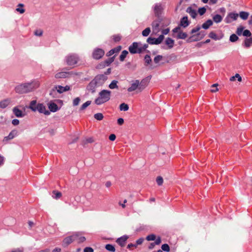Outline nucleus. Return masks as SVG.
<instances>
[{"label": "nucleus", "mask_w": 252, "mask_h": 252, "mask_svg": "<svg viewBox=\"0 0 252 252\" xmlns=\"http://www.w3.org/2000/svg\"><path fill=\"white\" fill-rule=\"evenodd\" d=\"M39 86L37 81H32L30 82L21 84L16 86L15 91L17 93L22 94L32 92Z\"/></svg>", "instance_id": "nucleus-1"}, {"label": "nucleus", "mask_w": 252, "mask_h": 252, "mask_svg": "<svg viewBox=\"0 0 252 252\" xmlns=\"http://www.w3.org/2000/svg\"><path fill=\"white\" fill-rule=\"evenodd\" d=\"M29 108L33 112L38 111L40 113H43L45 115H49L50 112L46 110V107L42 103H37L36 100H32L30 104Z\"/></svg>", "instance_id": "nucleus-2"}, {"label": "nucleus", "mask_w": 252, "mask_h": 252, "mask_svg": "<svg viewBox=\"0 0 252 252\" xmlns=\"http://www.w3.org/2000/svg\"><path fill=\"white\" fill-rule=\"evenodd\" d=\"M111 91L107 90H103L99 93V96L95 100L97 105H101L108 101L111 97Z\"/></svg>", "instance_id": "nucleus-3"}, {"label": "nucleus", "mask_w": 252, "mask_h": 252, "mask_svg": "<svg viewBox=\"0 0 252 252\" xmlns=\"http://www.w3.org/2000/svg\"><path fill=\"white\" fill-rule=\"evenodd\" d=\"M80 235V233L79 232H77L73 233L71 236L65 238L63 241L62 246L63 247H66L72 242L75 241L77 238Z\"/></svg>", "instance_id": "nucleus-4"}, {"label": "nucleus", "mask_w": 252, "mask_h": 252, "mask_svg": "<svg viewBox=\"0 0 252 252\" xmlns=\"http://www.w3.org/2000/svg\"><path fill=\"white\" fill-rule=\"evenodd\" d=\"M79 61V58L76 54H71L65 57V61L68 65H74Z\"/></svg>", "instance_id": "nucleus-5"}, {"label": "nucleus", "mask_w": 252, "mask_h": 252, "mask_svg": "<svg viewBox=\"0 0 252 252\" xmlns=\"http://www.w3.org/2000/svg\"><path fill=\"white\" fill-rule=\"evenodd\" d=\"M107 79V76L104 74H99L93 79L98 86L102 85Z\"/></svg>", "instance_id": "nucleus-6"}, {"label": "nucleus", "mask_w": 252, "mask_h": 252, "mask_svg": "<svg viewBox=\"0 0 252 252\" xmlns=\"http://www.w3.org/2000/svg\"><path fill=\"white\" fill-rule=\"evenodd\" d=\"M164 38V35H160L158 38H155L154 37H149L147 39V42L150 44L153 45H158L160 44L163 41Z\"/></svg>", "instance_id": "nucleus-7"}, {"label": "nucleus", "mask_w": 252, "mask_h": 252, "mask_svg": "<svg viewBox=\"0 0 252 252\" xmlns=\"http://www.w3.org/2000/svg\"><path fill=\"white\" fill-rule=\"evenodd\" d=\"M129 51L131 54L140 53L141 50L138 46V43L133 42L128 48Z\"/></svg>", "instance_id": "nucleus-8"}, {"label": "nucleus", "mask_w": 252, "mask_h": 252, "mask_svg": "<svg viewBox=\"0 0 252 252\" xmlns=\"http://www.w3.org/2000/svg\"><path fill=\"white\" fill-rule=\"evenodd\" d=\"M104 55V51L100 48H96L93 53V57L96 60L101 59Z\"/></svg>", "instance_id": "nucleus-9"}, {"label": "nucleus", "mask_w": 252, "mask_h": 252, "mask_svg": "<svg viewBox=\"0 0 252 252\" xmlns=\"http://www.w3.org/2000/svg\"><path fill=\"white\" fill-rule=\"evenodd\" d=\"M239 16V14L236 13L230 12L228 14L225 19L226 23H230L232 21L236 20Z\"/></svg>", "instance_id": "nucleus-10"}, {"label": "nucleus", "mask_w": 252, "mask_h": 252, "mask_svg": "<svg viewBox=\"0 0 252 252\" xmlns=\"http://www.w3.org/2000/svg\"><path fill=\"white\" fill-rule=\"evenodd\" d=\"M164 8V5L160 3L155 4L154 6V12L157 16H159Z\"/></svg>", "instance_id": "nucleus-11"}, {"label": "nucleus", "mask_w": 252, "mask_h": 252, "mask_svg": "<svg viewBox=\"0 0 252 252\" xmlns=\"http://www.w3.org/2000/svg\"><path fill=\"white\" fill-rule=\"evenodd\" d=\"M96 87H98L97 84H95L94 81L93 80L92 81L90 82L89 85L87 87V89L88 91L90 92L91 93L93 94L95 92V88Z\"/></svg>", "instance_id": "nucleus-12"}, {"label": "nucleus", "mask_w": 252, "mask_h": 252, "mask_svg": "<svg viewBox=\"0 0 252 252\" xmlns=\"http://www.w3.org/2000/svg\"><path fill=\"white\" fill-rule=\"evenodd\" d=\"M128 238V236L124 235L119 238H118L116 240V242L121 247L125 246L126 241Z\"/></svg>", "instance_id": "nucleus-13"}, {"label": "nucleus", "mask_w": 252, "mask_h": 252, "mask_svg": "<svg viewBox=\"0 0 252 252\" xmlns=\"http://www.w3.org/2000/svg\"><path fill=\"white\" fill-rule=\"evenodd\" d=\"M139 80H136L131 84L130 87L127 89V91L129 92H131L135 91L136 89L139 90Z\"/></svg>", "instance_id": "nucleus-14"}, {"label": "nucleus", "mask_w": 252, "mask_h": 252, "mask_svg": "<svg viewBox=\"0 0 252 252\" xmlns=\"http://www.w3.org/2000/svg\"><path fill=\"white\" fill-rule=\"evenodd\" d=\"M206 35V32L205 31H200V32H198L196 35H193L191 37H190L188 39V42H190V39L192 37H194V36H197V37H199V38H196L195 39H194L193 40L194 41H198V40H199L200 39H201L202 38H203L204 36Z\"/></svg>", "instance_id": "nucleus-15"}, {"label": "nucleus", "mask_w": 252, "mask_h": 252, "mask_svg": "<svg viewBox=\"0 0 252 252\" xmlns=\"http://www.w3.org/2000/svg\"><path fill=\"white\" fill-rule=\"evenodd\" d=\"M13 112L17 117L19 118H22L25 115L17 107H15L13 108Z\"/></svg>", "instance_id": "nucleus-16"}, {"label": "nucleus", "mask_w": 252, "mask_h": 252, "mask_svg": "<svg viewBox=\"0 0 252 252\" xmlns=\"http://www.w3.org/2000/svg\"><path fill=\"white\" fill-rule=\"evenodd\" d=\"M148 82L147 79H144L140 82L139 81V91L140 92L143 91L147 86Z\"/></svg>", "instance_id": "nucleus-17"}, {"label": "nucleus", "mask_w": 252, "mask_h": 252, "mask_svg": "<svg viewBox=\"0 0 252 252\" xmlns=\"http://www.w3.org/2000/svg\"><path fill=\"white\" fill-rule=\"evenodd\" d=\"M242 46L246 48H249L252 46V37L245 38L242 43Z\"/></svg>", "instance_id": "nucleus-18"}, {"label": "nucleus", "mask_w": 252, "mask_h": 252, "mask_svg": "<svg viewBox=\"0 0 252 252\" xmlns=\"http://www.w3.org/2000/svg\"><path fill=\"white\" fill-rule=\"evenodd\" d=\"M189 25V22L188 20L187 16L183 17L180 21V26L185 28Z\"/></svg>", "instance_id": "nucleus-19"}, {"label": "nucleus", "mask_w": 252, "mask_h": 252, "mask_svg": "<svg viewBox=\"0 0 252 252\" xmlns=\"http://www.w3.org/2000/svg\"><path fill=\"white\" fill-rule=\"evenodd\" d=\"M17 135L16 130H12L8 136L4 137L3 141L7 142L9 140L12 139Z\"/></svg>", "instance_id": "nucleus-20"}, {"label": "nucleus", "mask_w": 252, "mask_h": 252, "mask_svg": "<svg viewBox=\"0 0 252 252\" xmlns=\"http://www.w3.org/2000/svg\"><path fill=\"white\" fill-rule=\"evenodd\" d=\"M48 108L50 112H55L59 110L58 105L54 102H51L48 104Z\"/></svg>", "instance_id": "nucleus-21"}, {"label": "nucleus", "mask_w": 252, "mask_h": 252, "mask_svg": "<svg viewBox=\"0 0 252 252\" xmlns=\"http://www.w3.org/2000/svg\"><path fill=\"white\" fill-rule=\"evenodd\" d=\"M11 103V100L9 98L5 99L0 102V108H5Z\"/></svg>", "instance_id": "nucleus-22"}, {"label": "nucleus", "mask_w": 252, "mask_h": 252, "mask_svg": "<svg viewBox=\"0 0 252 252\" xmlns=\"http://www.w3.org/2000/svg\"><path fill=\"white\" fill-rule=\"evenodd\" d=\"M186 12L189 13L192 18H195L196 16V11L193 9L191 7H188L186 10Z\"/></svg>", "instance_id": "nucleus-23"}, {"label": "nucleus", "mask_w": 252, "mask_h": 252, "mask_svg": "<svg viewBox=\"0 0 252 252\" xmlns=\"http://www.w3.org/2000/svg\"><path fill=\"white\" fill-rule=\"evenodd\" d=\"M165 44L168 46L169 49H171L174 46V40L170 37H168L165 40Z\"/></svg>", "instance_id": "nucleus-24"}, {"label": "nucleus", "mask_w": 252, "mask_h": 252, "mask_svg": "<svg viewBox=\"0 0 252 252\" xmlns=\"http://www.w3.org/2000/svg\"><path fill=\"white\" fill-rule=\"evenodd\" d=\"M68 74V73L67 72H60L57 73L55 75V77L57 79L65 78L67 76Z\"/></svg>", "instance_id": "nucleus-25"}, {"label": "nucleus", "mask_w": 252, "mask_h": 252, "mask_svg": "<svg viewBox=\"0 0 252 252\" xmlns=\"http://www.w3.org/2000/svg\"><path fill=\"white\" fill-rule=\"evenodd\" d=\"M212 21L210 19H209L202 24V28H203L204 29L206 30L208 29L210 27V26H212Z\"/></svg>", "instance_id": "nucleus-26"}, {"label": "nucleus", "mask_w": 252, "mask_h": 252, "mask_svg": "<svg viewBox=\"0 0 252 252\" xmlns=\"http://www.w3.org/2000/svg\"><path fill=\"white\" fill-rule=\"evenodd\" d=\"M118 83V81L115 80H113L111 83L109 85V88L110 89H118L119 88V87L117 85Z\"/></svg>", "instance_id": "nucleus-27"}, {"label": "nucleus", "mask_w": 252, "mask_h": 252, "mask_svg": "<svg viewBox=\"0 0 252 252\" xmlns=\"http://www.w3.org/2000/svg\"><path fill=\"white\" fill-rule=\"evenodd\" d=\"M121 47L119 46L116 48L113 49L109 51L108 53L107 54V56H111L112 55H113L115 53H118L119 52V51L121 50Z\"/></svg>", "instance_id": "nucleus-28"}, {"label": "nucleus", "mask_w": 252, "mask_h": 252, "mask_svg": "<svg viewBox=\"0 0 252 252\" xmlns=\"http://www.w3.org/2000/svg\"><path fill=\"white\" fill-rule=\"evenodd\" d=\"M213 20L215 23H220L222 21V17L221 15H220L219 14H216V15L213 16Z\"/></svg>", "instance_id": "nucleus-29"}, {"label": "nucleus", "mask_w": 252, "mask_h": 252, "mask_svg": "<svg viewBox=\"0 0 252 252\" xmlns=\"http://www.w3.org/2000/svg\"><path fill=\"white\" fill-rule=\"evenodd\" d=\"M239 15L242 19L245 20L248 19L249 13L245 11H241Z\"/></svg>", "instance_id": "nucleus-30"}, {"label": "nucleus", "mask_w": 252, "mask_h": 252, "mask_svg": "<svg viewBox=\"0 0 252 252\" xmlns=\"http://www.w3.org/2000/svg\"><path fill=\"white\" fill-rule=\"evenodd\" d=\"M119 108L121 111H126L128 110L129 107L127 104L123 103L120 104Z\"/></svg>", "instance_id": "nucleus-31"}, {"label": "nucleus", "mask_w": 252, "mask_h": 252, "mask_svg": "<svg viewBox=\"0 0 252 252\" xmlns=\"http://www.w3.org/2000/svg\"><path fill=\"white\" fill-rule=\"evenodd\" d=\"M187 34L186 32H179L177 35V38L184 39L187 38Z\"/></svg>", "instance_id": "nucleus-32"}, {"label": "nucleus", "mask_w": 252, "mask_h": 252, "mask_svg": "<svg viewBox=\"0 0 252 252\" xmlns=\"http://www.w3.org/2000/svg\"><path fill=\"white\" fill-rule=\"evenodd\" d=\"M91 104V101H87L85 103H83L80 108V111H83L85 110L88 106Z\"/></svg>", "instance_id": "nucleus-33"}, {"label": "nucleus", "mask_w": 252, "mask_h": 252, "mask_svg": "<svg viewBox=\"0 0 252 252\" xmlns=\"http://www.w3.org/2000/svg\"><path fill=\"white\" fill-rule=\"evenodd\" d=\"M53 195H52V197L56 199L60 198L62 196L61 192L56 190H54L53 191Z\"/></svg>", "instance_id": "nucleus-34"}, {"label": "nucleus", "mask_w": 252, "mask_h": 252, "mask_svg": "<svg viewBox=\"0 0 252 252\" xmlns=\"http://www.w3.org/2000/svg\"><path fill=\"white\" fill-rule=\"evenodd\" d=\"M105 249L110 252H114L115 251V248L114 246L111 244H107L105 246Z\"/></svg>", "instance_id": "nucleus-35"}, {"label": "nucleus", "mask_w": 252, "mask_h": 252, "mask_svg": "<svg viewBox=\"0 0 252 252\" xmlns=\"http://www.w3.org/2000/svg\"><path fill=\"white\" fill-rule=\"evenodd\" d=\"M128 54V52L126 50H124L122 51L120 56V60L121 61H123L127 55Z\"/></svg>", "instance_id": "nucleus-36"}, {"label": "nucleus", "mask_w": 252, "mask_h": 252, "mask_svg": "<svg viewBox=\"0 0 252 252\" xmlns=\"http://www.w3.org/2000/svg\"><path fill=\"white\" fill-rule=\"evenodd\" d=\"M151 32L150 28H147L144 30L142 31V34L143 36H147L149 35Z\"/></svg>", "instance_id": "nucleus-37"}, {"label": "nucleus", "mask_w": 252, "mask_h": 252, "mask_svg": "<svg viewBox=\"0 0 252 252\" xmlns=\"http://www.w3.org/2000/svg\"><path fill=\"white\" fill-rule=\"evenodd\" d=\"M159 26V22L158 20H155L153 22L152 26L154 30H157Z\"/></svg>", "instance_id": "nucleus-38"}, {"label": "nucleus", "mask_w": 252, "mask_h": 252, "mask_svg": "<svg viewBox=\"0 0 252 252\" xmlns=\"http://www.w3.org/2000/svg\"><path fill=\"white\" fill-rule=\"evenodd\" d=\"M239 38L235 34H232L230 36L229 40L232 42H236L238 40Z\"/></svg>", "instance_id": "nucleus-39"}, {"label": "nucleus", "mask_w": 252, "mask_h": 252, "mask_svg": "<svg viewBox=\"0 0 252 252\" xmlns=\"http://www.w3.org/2000/svg\"><path fill=\"white\" fill-rule=\"evenodd\" d=\"M94 118L98 121L102 120L103 118V115L102 113H98L94 115Z\"/></svg>", "instance_id": "nucleus-40"}, {"label": "nucleus", "mask_w": 252, "mask_h": 252, "mask_svg": "<svg viewBox=\"0 0 252 252\" xmlns=\"http://www.w3.org/2000/svg\"><path fill=\"white\" fill-rule=\"evenodd\" d=\"M79 233H80V235L77 238L76 240L78 241V243H81L84 242L86 240V238L84 236H81V235H82L81 232H79Z\"/></svg>", "instance_id": "nucleus-41"}, {"label": "nucleus", "mask_w": 252, "mask_h": 252, "mask_svg": "<svg viewBox=\"0 0 252 252\" xmlns=\"http://www.w3.org/2000/svg\"><path fill=\"white\" fill-rule=\"evenodd\" d=\"M55 89L57 90V91L60 94L63 93L64 92L63 87L62 86H56L55 87Z\"/></svg>", "instance_id": "nucleus-42"}, {"label": "nucleus", "mask_w": 252, "mask_h": 252, "mask_svg": "<svg viewBox=\"0 0 252 252\" xmlns=\"http://www.w3.org/2000/svg\"><path fill=\"white\" fill-rule=\"evenodd\" d=\"M163 58V57L161 55H158L157 56H156L154 59V62L156 63H158L160 61L162 60Z\"/></svg>", "instance_id": "nucleus-43"}, {"label": "nucleus", "mask_w": 252, "mask_h": 252, "mask_svg": "<svg viewBox=\"0 0 252 252\" xmlns=\"http://www.w3.org/2000/svg\"><path fill=\"white\" fill-rule=\"evenodd\" d=\"M161 249L162 251L166 252H168L170 251L169 246L167 244H163L161 246Z\"/></svg>", "instance_id": "nucleus-44"}, {"label": "nucleus", "mask_w": 252, "mask_h": 252, "mask_svg": "<svg viewBox=\"0 0 252 252\" xmlns=\"http://www.w3.org/2000/svg\"><path fill=\"white\" fill-rule=\"evenodd\" d=\"M156 237L155 234H152L146 237V240L148 241H154L156 239Z\"/></svg>", "instance_id": "nucleus-45"}, {"label": "nucleus", "mask_w": 252, "mask_h": 252, "mask_svg": "<svg viewBox=\"0 0 252 252\" xmlns=\"http://www.w3.org/2000/svg\"><path fill=\"white\" fill-rule=\"evenodd\" d=\"M144 60H145V63L147 64H150V63L152 62V60L151 59V57L149 55H146L145 56V58H144Z\"/></svg>", "instance_id": "nucleus-46"}, {"label": "nucleus", "mask_w": 252, "mask_h": 252, "mask_svg": "<svg viewBox=\"0 0 252 252\" xmlns=\"http://www.w3.org/2000/svg\"><path fill=\"white\" fill-rule=\"evenodd\" d=\"M243 35L244 36H247V37H250L251 36V35H252V33H251V32L249 30H245L243 32Z\"/></svg>", "instance_id": "nucleus-47"}, {"label": "nucleus", "mask_w": 252, "mask_h": 252, "mask_svg": "<svg viewBox=\"0 0 252 252\" xmlns=\"http://www.w3.org/2000/svg\"><path fill=\"white\" fill-rule=\"evenodd\" d=\"M244 29V28L243 27L240 26L237 29L236 33L239 36L241 35L243 32Z\"/></svg>", "instance_id": "nucleus-48"}, {"label": "nucleus", "mask_w": 252, "mask_h": 252, "mask_svg": "<svg viewBox=\"0 0 252 252\" xmlns=\"http://www.w3.org/2000/svg\"><path fill=\"white\" fill-rule=\"evenodd\" d=\"M209 37L214 40L218 39L217 34L214 32H211L209 34Z\"/></svg>", "instance_id": "nucleus-49"}, {"label": "nucleus", "mask_w": 252, "mask_h": 252, "mask_svg": "<svg viewBox=\"0 0 252 252\" xmlns=\"http://www.w3.org/2000/svg\"><path fill=\"white\" fill-rule=\"evenodd\" d=\"M156 182L158 186H161L163 182V178L161 176H158L157 178Z\"/></svg>", "instance_id": "nucleus-50"}, {"label": "nucleus", "mask_w": 252, "mask_h": 252, "mask_svg": "<svg viewBox=\"0 0 252 252\" xmlns=\"http://www.w3.org/2000/svg\"><path fill=\"white\" fill-rule=\"evenodd\" d=\"M80 101V98L79 97H76L73 100V105L74 106H77Z\"/></svg>", "instance_id": "nucleus-51"}, {"label": "nucleus", "mask_w": 252, "mask_h": 252, "mask_svg": "<svg viewBox=\"0 0 252 252\" xmlns=\"http://www.w3.org/2000/svg\"><path fill=\"white\" fill-rule=\"evenodd\" d=\"M200 29H201V27L199 26H197L195 28L192 29L191 30L190 33L193 34L194 33H196V32H199V31L200 30Z\"/></svg>", "instance_id": "nucleus-52"}, {"label": "nucleus", "mask_w": 252, "mask_h": 252, "mask_svg": "<svg viewBox=\"0 0 252 252\" xmlns=\"http://www.w3.org/2000/svg\"><path fill=\"white\" fill-rule=\"evenodd\" d=\"M114 61V57L109 58L108 60L105 61V64L106 65L108 66Z\"/></svg>", "instance_id": "nucleus-53"}, {"label": "nucleus", "mask_w": 252, "mask_h": 252, "mask_svg": "<svg viewBox=\"0 0 252 252\" xmlns=\"http://www.w3.org/2000/svg\"><path fill=\"white\" fill-rule=\"evenodd\" d=\"M206 11L205 7H201L198 9V12L200 15H203Z\"/></svg>", "instance_id": "nucleus-54"}, {"label": "nucleus", "mask_w": 252, "mask_h": 252, "mask_svg": "<svg viewBox=\"0 0 252 252\" xmlns=\"http://www.w3.org/2000/svg\"><path fill=\"white\" fill-rule=\"evenodd\" d=\"M218 86V84H214L212 85L211 86L212 88H215V90L211 89V91L213 93L217 92L219 90L218 88H217Z\"/></svg>", "instance_id": "nucleus-55"}, {"label": "nucleus", "mask_w": 252, "mask_h": 252, "mask_svg": "<svg viewBox=\"0 0 252 252\" xmlns=\"http://www.w3.org/2000/svg\"><path fill=\"white\" fill-rule=\"evenodd\" d=\"M42 34H43V31L40 30H36L34 32V34L36 36H40L42 35Z\"/></svg>", "instance_id": "nucleus-56"}, {"label": "nucleus", "mask_w": 252, "mask_h": 252, "mask_svg": "<svg viewBox=\"0 0 252 252\" xmlns=\"http://www.w3.org/2000/svg\"><path fill=\"white\" fill-rule=\"evenodd\" d=\"M143 241H144V239L143 238H140L136 241L135 245H136V247H137L138 245L142 244L143 243Z\"/></svg>", "instance_id": "nucleus-57"}, {"label": "nucleus", "mask_w": 252, "mask_h": 252, "mask_svg": "<svg viewBox=\"0 0 252 252\" xmlns=\"http://www.w3.org/2000/svg\"><path fill=\"white\" fill-rule=\"evenodd\" d=\"M113 39L115 42H118L121 40V37L118 35H115L113 36Z\"/></svg>", "instance_id": "nucleus-58"}, {"label": "nucleus", "mask_w": 252, "mask_h": 252, "mask_svg": "<svg viewBox=\"0 0 252 252\" xmlns=\"http://www.w3.org/2000/svg\"><path fill=\"white\" fill-rule=\"evenodd\" d=\"M84 252H94V250L91 247H86L84 249Z\"/></svg>", "instance_id": "nucleus-59"}, {"label": "nucleus", "mask_w": 252, "mask_h": 252, "mask_svg": "<svg viewBox=\"0 0 252 252\" xmlns=\"http://www.w3.org/2000/svg\"><path fill=\"white\" fill-rule=\"evenodd\" d=\"M155 240V242L154 243L155 244V245L160 244L161 243V238L159 237H158L157 239L156 238V239Z\"/></svg>", "instance_id": "nucleus-60"}, {"label": "nucleus", "mask_w": 252, "mask_h": 252, "mask_svg": "<svg viewBox=\"0 0 252 252\" xmlns=\"http://www.w3.org/2000/svg\"><path fill=\"white\" fill-rule=\"evenodd\" d=\"M16 10L17 11V12H19L21 14H23L25 12V10L24 9V8H17L16 9Z\"/></svg>", "instance_id": "nucleus-61"}, {"label": "nucleus", "mask_w": 252, "mask_h": 252, "mask_svg": "<svg viewBox=\"0 0 252 252\" xmlns=\"http://www.w3.org/2000/svg\"><path fill=\"white\" fill-rule=\"evenodd\" d=\"M12 124L14 126H17L19 124V121L18 119H14L12 121Z\"/></svg>", "instance_id": "nucleus-62"}, {"label": "nucleus", "mask_w": 252, "mask_h": 252, "mask_svg": "<svg viewBox=\"0 0 252 252\" xmlns=\"http://www.w3.org/2000/svg\"><path fill=\"white\" fill-rule=\"evenodd\" d=\"M109 139L111 141H114L116 139V135L114 134H111L110 135Z\"/></svg>", "instance_id": "nucleus-63"}, {"label": "nucleus", "mask_w": 252, "mask_h": 252, "mask_svg": "<svg viewBox=\"0 0 252 252\" xmlns=\"http://www.w3.org/2000/svg\"><path fill=\"white\" fill-rule=\"evenodd\" d=\"M124 121L123 118H119L117 120V123L119 125H122L124 124Z\"/></svg>", "instance_id": "nucleus-64"}]
</instances>
